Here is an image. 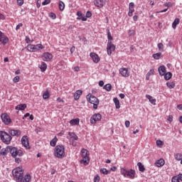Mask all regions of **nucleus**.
Returning a JSON list of instances; mask_svg holds the SVG:
<instances>
[{
    "label": "nucleus",
    "instance_id": "obj_1",
    "mask_svg": "<svg viewBox=\"0 0 182 182\" xmlns=\"http://www.w3.org/2000/svg\"><path fill=\"white\" fill-rule=\"evenodd\" d=\"M14 179L16 182H31L32 178L31 174L27 173L23 176V171L21 168H16L12 171Z\"/></svg>",
    "mask_w": 182,
    "mask_h": 182
},
{
    "label": "nucleus",
    "instance_id": "obj_2",
    "mask_svg": "<svg viewBox=\"0 0 182 182\" xmlns=\"http://www.w3.org/2000/svg\"><path fill=\"white\" fill-rule=\"evenodd\" d=\"M0 139L4 144H11V141H12V136L5 131L0 130Z\"/></svg>",
    "mask_w": 182,
    "mask_h": 182
},
{
    "label": "nucleus",
    "instance_id": "obj_3",
    "mask_svg": "<svg viewBox=\"0 0 182 182\" xmlns=\"http://www.w3.org/2000/svg\"><path fill=\"white\" fill-rule=\"evenodd\" d=\"M54 156L57 159H63L65 157V146L57 145L55 148Z\"/></svg>",
    "mask_w": 182,
    "mask_h": 182
},
{
    "label": "nucleus",
    "instance_id": "obj_4",
    "mask_svg": "<svg viewBox=\"0 0 182 182\" xmlns=\"http://www.w3.org/2000/svg\"><path fill=\"white\" fill-rule=\"evenodd\" d=\"M81 156L82 157V159L80 161V164L84 166H87L90 161V159H89V151L82 149L81 150Z\"/></svg>",
    "mask_w": 182,
    "mask_h": 182
},
{
    "label": "nucleus",
    "instance_id": "obj_5",
    "mask_svg": "<svg viewBox=\"0 0 182 182\" xmlns=\"http://www.w3.org/2000/svg\"><path fill=\"white\" fill-rule=\"evenodd\" d=\"M121 174L124 176V177H129V178H134V176H136V171L133 169H130L127 171L124 168H121Z\"/></svg>",
    "mask_w": 182,
    "mask_h": 182
},
{
    "label": "nucleus",
    "instance_id": "obj_6",
    "mask_svg": "<svg viewBox=\"0 0 182 182\" xmlns=\"http://www.w3.org/2000/svg\"><path fill=\"white\" fill-rule=\"evenodd\" d=\"M87 100L91 103V105H93V109H97V106H99V99H97V97L92 95L91 94H88L87 95Z\"/></svg>",
    "mask_w": 182,
    "mask_h": 182
},
{
    "label": "nucleus",
    "instance_id": "obj_7",
    "mask_svg": "<svg viewBox=\"0 0 182 182\" xmlns=\"http://www.w3.org/2000/svg\"><path fill=\"white\" fill-rule=\"evenodd\" d=\"M1 119L3 122V123L4 124H6V126H8V124H11V123L12 122V120L11 119V117L6 113L1 114Z\"/></svg>",
    "mask_w": 182,
    "mask_h": 182
},
{
    "label": "nucleus",
    "instance_id": "obj_8",
    "mask_svg": "<svg viewBox=\"0 0 182 182\" xmlns=\"http://www.w3.org/2000/svg\"><path fill=\"white\" fill-rule=\"evenodd\" d=\"M102 120V114L100 113L94 114L90 118L91 124H96V122H100Z\"/></svg>",
    "mask_w": 182,
    "mask_h": 182
},
{
    "label": "nucleus",
    "instance_id": "obj_9",
    "mask_svg": "<svg viewBox=\"0 0 182 182\" xmlns=\"http://www.w3.org/2000/svg\"><path fill=\"white\" fill-rule=\"evenodd\" d=\"M115 50H116V46H114V44H112V41H108L107 45V55L110 56V55H112V52H114Z\"/></svg>",
    "mask_w": 182,
    "mask_h": 182
},
{
    "label": "nucleus",
    "instance_id": "obj_10",
    "mask_svg": "<svg viewBox=\"0 0 182 182\" xmlns=\"http://www.w3.org/2000/svg\"><path fill=\"white\" fill-rule=\"evenodd\" d=\"M41 58L44 62H50L53 59V55L50 53L46 52L43 53Z\"/></svg>",
    "mask_w": 182,
    "mask_h": 182
},
{
    "label": "nucleus",
    "instance_id": "obj_11",
    "mask_svg": "<svg viewBox=\"0 0 182 182\" xmlns=\"http://www.w3.org/2000/svg\"><path fill=\"white\" fill-rule=\"evenodd\" d=\"M119 73L123 77H129L130 76V71L128 68H122L119 69Z\"/></svg>",
    "mask_w": 182,
    "mask_h": 182
},
{
    "label": "nucleus",
    "instance_id": "obj_12",
    "mask_svg": "<svg viewBox=\"0 0 182 182\" xmlns=\"http://www.w3.org/2000/svg\"><path fill=\"white\" fill-rule=\"evenodd\" d=\"M21 144L24 147H26V149H31V146H29V141L28 140V136L24 135L21 138Z\"/></svg>",
    "mask_w": 182,
    "mask_h": 182
},
{
    "label": "nucleus",
    "instance_id": "obj_13",
    "mask_svg": "<svg viewBox=\"0 0 182 182\" xmlns=\"http://www.w3.org/2000/svg\"><path fill=\"white\" fill-rule=\"evenodd\" d=\"M7 150H9V151L11 153L12 157H16V154L18 153V148L8 146Z\"/></svg>",
    "mask_w": 182,
    "mask_h": 182
},
{
    "label": "nucleus",
    "instance_id": "obj_14",
    "mask_svg": "<svg viewBox=\"0 0 182 182\" xmlns=\"http://www.w3.org/2000/svg\"><path fill=\"white\" fill-rule=\"evenodd\" d=\"M94 5L97 8H103L106 5V0H94Z\"/></svg>",
    "mask_w": 182,
    "mask_h": 182
},
{
    "label": "nucleus",
    "instance_id": "obj_15",
    "mask_svg": "<svg viewBox=\"0 0 182 182\" xmlns=\"http://www.w3.org/2000/svg\"><path fill=\"white\" fill-rule=\"evenodd\" d=\"M9 133L11 134V136H16V137H19V136L22 134V132H21L19 129H9Z\"/></svg>",
    "mask_w": 182,
    "mask_h": 182
},
{
    "label": "nucleus",
    "instance_id": "obj_16",
    "mask_svg": "<svg viewBox=\"0 0 182 182\" xmlns=\"http://www.w3.org/2000/svg\"><path fill=\"white\" fill-rule=\"evenodd\" d=\"M9 41V39L8 38V37L5 36V34H4V33L0 31V42H1L3 45H6Z\"/></svg>",
    "mask_w": 182,
    "mask_h": 182
},
{
    "label": "nucleus",
    "instance_id": "obj_17",
    "mask_svg": "<svg viewBox=\"0 0 182 182\" xmlns=\"http://www.w3.org/2000/svg\"><path fill=\"white\" fill-rule=\"evenodd\" d=\"M90 56L92 59L94 63H99L100 61L99 55L95 53H90Z\"/></svg>",
    "mask_w": 182,
    "mask_h": 182
},
{
    "label": "nucleus",
    "instance_id": "obj_18",
    "mask_svg": "<svg viewBox=\"0 0 182 182\" xmlns=\"http://www.w3.org/2000/svg\"><path fill=\"white\" fill-rule=\"evenodd\" d=\"M133 12H134V3L131 2L129 5L128 16H133Z\"/></svg>",
    "mask_w": 182,
    "mask_h": 182
},
{
    "label": "nucleus",
    "instance_id": "obj_19",
    "mask_svg": "<svg viewBox=\"0 0 182 182\" xmlns=\"http://www.w3.org/2000/svg\"><path fill=\"white\" fill-rule=\"evenodd\" d=\"M77 16H78L79 19H80L83 22H86V21H87V18H86L85 14H82V11H77Z\"/></svg>",
    "mask_w": 182,
    "mask_h": 182
},
{
    "label": "nucleus",
    "instance_id": "obj_20",
    "mask_svg": "<svg viewBox=\"0 0 182 182\" xmlns=\"http://www.w3.org/2000/svg\"><path fill=\"white\" fill-rule=\"evenodd\" d=\"M159 73L161 76H164L166 74V66L164 65H161L159 69Z\"/></svg>",
    "mask_w": 182,
    "mask_h": 182
},
{
    "label": "nucleus",
    "instance_id": "obj_21",
    "mask_svg": "<svg viewBox=\"0 0 182 182\" xmlns=\"http://www.w3.org/2000/svg\"><path fill=\"white\" fill-rule=\"evenodd\" d=\"M82 90H77L74 94L75 100H79V99H80V96H82Z\"/></svg>",
    "mask_w": 182,
    "mask_h": 182
},
{
    "label": "nucleus",
    "instance_id": "obj_22",
    "mask_svg": "<svg viewBox=\"0 0 182 182\" xmlns=\"http://www.w3.org/2000/svg\"><path fill=\"white\" fill-rule=\"evenodd\" d=\"M39 68L41 72H46V69H48V65H46V63L45 62H41V64L39 65Z\"/></svg>",
    "mask_w": 182,
    "mask_h": 182
},
{
    "label": "nucleus",
    "instance_id": "obj_23",
    "mask_svg": "<svg viewBox=\"0 0 182 182\" xmlns=\"http://www.w3.org/2000/svg\"><path fill=\"white\" fill-rule=\"evenodd\" d=\"M165 164L164 159H161L158 160L156 163L155 165L156 167H163V165Z\"/></svg>",
    "mask_w": 182,
    "mask_h": 182
},
{
    "label": "nucleus",
    "instance_id": "obj_24",
    "mask_svg": "<svg viewBox=\"0 0 182 182\" xmlns=\"http://www.w3.org/2000/svg\"><path fill=\"white\" fill-rule=\"evenodd\" d=\"M16 110H25L26 109V104H21L16 107Z\"/></svg>",
    "mask_w": 182,
    "mask_h": 182
},
{
    "label": "nucleus",
    "instance_id": "obj_25",
    "mask_svg": "<svg viewBox=\"0 0 182 182\" xmlns=\"http://www.w3.org/2000/svg\"><path fill=\"white\" fill-rule=\"evenodd\" d=\"M137 166L139 167V171H141V173H144V171H146V168H144V165H143L141 162H139L137 164Z\"/></svg>",
    "mask_w": 182,
    "mask_h": 182
},
{
    "label": "nucleus",
    "instance_id": "obj_26",
    "mask_svg": "<svg viewBox=\"0 0 182 182\" xmlns=\"http://www.w3.org/2000/svg\"><path fill=\"white\" fill-rule=\"evenodd\" d=\"M146 99L149 100V101L150 102V103H151V105H156V99H154L153 97H151V95H146Z\"/></svg>",
    "mask_w": 182,
    "mask_h": 182
},
{
    "label": "nucleus",
    "instance_id": "obj_27",
    "mask_svg": "<svg viewBox=\"0 0 182 182\" xmlns=\"http://www.w3.org/2000/svg\"><path fill=\"white\" fill-rule=\"evenodd\" d=\"M178 23H180V18H176L172 23L173 29H176V28H177V25H178Z\"/></svg>",
    "mask_w": 182,
    "mask_h": 182
},
{
    "label": "nucleus",
    "instance_id": "obj_28",
    "mask_svg": "<svg viewBox=\"0 0 182 182\" xmlns=\"http://www.w3.org/2000/svg\"><path fill=\"white\" fill-rule=\"evenodd\" d=\"M164 79L165 80H170V79H171V77L173 76V74L171 72L168 73H165L164 74Z\"/></svg>",
    "mask_w": 182,
    "mask_h": 182
},
{
    "label": "nucleus",
    "instance_id": "obj_29",
    "mask_svg": "<svg viewBox=\"0 0 182 182\" xmlns=\"http://www.w3.org/2000/svg\"><path fill=\"white\" fill-rule=\"evenodd\" d=\"M70 124H72L73 126L79 124V118L71 119L70 121Z\"/></svg>",
    "mask_w": 182,
    "mask_h": 182
},
{
    "label": "nucleus",
    "instance_id": "obj_30",
    "mask_svg": "<svg viewBox=\"0 0 182 182\" xmlns=\"http://www.w3.org/2000/svg\"><path fill=\"white\" fill-rule=\"evenodd\" d=\"M114 102L115 104L116 109H120V101L117 97L114 98Z\"/></svg>",
    "mask_w": 182,
    "mask_h": 182
},
{
    "label": "nucleus",
    "instance_id": "obj_31",
    "mask_svg": "<svg viewBox=\"0 0 182 182\" xmlns=\"http://www.w3.org/2000/svg\"><path fill=\"white\" fill-rule=\"evenodd\" d=\"M34 48L36 49V52L41 50V49H45V46H43L42 44L34 45Z\"/></svg>",
    "mask_w": 182,
    "mask_h": 182
},
{
    "label": "nucleus",
    "instance_id": "obj_32",
    "mask_svg": "<svg viewBox=\"0 0 182 182\" xmlns=\"http://www.w3.org/2000/svg\"><path fill=\"white\" fill-rule=\"evenodd\" d=\"M58 142V138L55 136L50 142V145L52 146V147H55L56 146V143Z\"/></svg>",
    "mask_w": 182,
    "mask_h": 182
},
{
    "label": "nucleus",
    "instance_id": "obj_33",
    "mask_svg": "<svg viewBox=\"0 0 182 182\" xmlns=\"http://www.w3.org/2000/svg\"><path fill=\"white\" fill-rule=\"evenodd\" d=\"M166 86H168L169 89H174V87H176V83H174V82H166Z\"/></svg>",
    "mask_w": 182,
    "mask_h": 182
},
{
    "label": "nucleus",
    "instance_id": "obj_34",
    "mask_svg": "<svg viewBox=\"0 0 182 182\" xmlns=\"http://www.w3.org/2000/svg\"><path fill=\"white\" fill-rule=\"evenodd\" d=\"M103 89L107 90V92H110L112 90V84H106L104 87Z\"/></svg>",
    "mask_w": 182,
    "mask_h": 182
},
{
    "label": "nucleus",
    "instance_id": "obj_35",
    "mask_svg": "<svg viewBox=\"0 0 182 182\" xmlns=\"http://www.w3.org/2000/svg\"><path fill=\"white\" fill-rule=\"evenodd\" d=\"M161 56V53H157L153 54L152 58H154V59H156V60H159Z\"/></svg>",
    "mask_w": 182,
    "mask_h": 182
},
{
    "label": "nucleus",
    "instance_id": "obj_36",
    "mask_svg": "<svg viewBox=\"0 0 182 182\" xmlns=\"http://www.w3.org/2000/svg\"><path fill=\"white\" fill-rule=\"evenodd\" d=\"M174 157L177 161H180L182 159V154L180 153L176 154Z\"/></svg>",
    "mask_w": 182,
    "mask_h": 182
},
{
    "label": "nucleus",
    "instance_id": "obj_37",
    "mask_svg": "<svg viewBox=\"0 0 182 182\" xmlns=\"http://www.w3.org/2000/svg\"><path fill=\"white\" fill-rule=\"evenodd\" d=\"M68 134L71 137V139H73V140H77L78 137L77 136V135L75 134V133L69 132Z\"/></svg>",
    "mask_w": 182,
    "mask_h": 182
},
{
    "label": "nucleus",
    "instance_id": "obj_38",
    "mask_svg": "<svg viewBox=\"0 0 182 182\" xmlns=\"http://www.w3.org/2000/svg\"><path fill=\"white\" fill-rule=\"evenodd\" d=\"M158 49L160 52H163L164 50V45L161 43H158Z\"/></svg>",
    "mask_w": 182,
    "mask_h": 182
},
{
    "label": "nucleus",
    "instance_id": "obj_39",
    "mask_svg": "<svg viewBox=\"0 0 182 182\" xmlns=\"http://www.w3.org/2000/svg\"><path fill=\"white\" fill-rule=\"evenodd\" d=\"M9 151L8 150V147H6V149H2L0 151V154H1V156H6V152Z\"/></svg>",
    "mask_w": 182,
    "mask_h": 182
},
{
    "label": "nucleus",
    "instance_id": "obj_40",
    "mask_svg": "<svg viewBox=\"0 0 182 182\" xmlns=\"http://www.w3.org/2000/svg\"><path fill=\"white\" fill-rule=\"evenodd\" d=\"M107 38H108V42H112L113 41V37L112 36V33H110V31L108 30L107 31Z\"/></svg>",
    "mask_w": 182,
    "mask_h": 182
},
{
    "label": "nucleus",
    "instance_id": "obj_41",
    "mask_svg": "<svg viewBox=\"0 0 182 182\" xmlns=\"http://www.w3.org/2000/svg\"><path fill=\"white\" fill-rule=\"evenodd\" d=\"M59 9L60 11H63V9H65V3L63 1L59 2Z\"/></svg>",
    "mask_w": 182,
    "mask_h": 182
},
{
    "label": "nucleus",
    "instance_id": "obj_42",
    "mask_svg": "<svg viewBox=\"0 0 182 182\" xmlns=\"http://www.w3.org/2000/svg\"><path fill=\"white\" fill-rule=\"evenodd\" d=\"M100 173H102V174H105V176H107V174H109V171H107V169L103 168L100 169Z\"/></svg>",
    "mask_w": 182,
    "mask_h": 182
},
{
    "label": "nucleus",
    "instance_id": "obj_43",
    "mask_svg": "<svg viewBox=\"0 0 182 182\" xmlns=\"http://www.w3.org/2000/svg\"><path fill=\"white\" fill-rule=\"evenodd\" d=\"M43 99H49V91H46L43 95Z\"/></svg>",
    "mask_w": 182,
    "mask_h": 182
},
{
    "label": "nucleus",
    "instance_id": "obj_44",
    "mask_svg": "<svg viewBox=\"0 0 182 182\" xmlns=\"http://www.w3.org/2000/svg\"><path fill=\"white\" fill-rule=\"evenodd\" d=\"M33 48V44H28L26 47L27 50H28V52H32Z\"/></svg>",
    "mask_w": 182,
    "mask_h": 182
},
{
    "label": "nucleus",
    "instance_id": "obj_45",
    "mask_svg": "<svg viewBox=\"0 0 182 182\" xmlns=\"http://www.w3.org/2000/svg\"><path fill=\"white\" fill-rule=\"evenodd\" d=\"M16 156H18L19 157H22V156H23V151H22V150L21 149L19 150L17 149Z\"/></svg>",
    "mask_w": 182,
    "mask_h": 182
},
{
    "label": "nucleus",
    "instance_id": "obj_46",
    "mask_svg": "<svg viewBox=\"0 0 182 182\" xmlns=\"http://www.w3.org/2000/svg\"><path fill=\"white\" fill-rule=\"evenodd\" d=\"M172 182H180V180L178 179V176H173L171 179Z\"/></svg>",
    "mask_w": 182,
    "mask_h": 182
},
{
    "label": "nucleus",
    "instance_id": "obj_47",
    "mask_svg": "<svg viewBox=\"0 0 182 182\" xmlns=\"http://www.w3.org/2000/svg\"><path fill=\"white\" fill-rule=\"evenodd\" d=\"M94 182H100V176L96 175L94 178Z\"/></svg>",
    "mask_w": 182,
    "mask_h": 182
},
{
    "label": "nucleus",
    "instance_id": "obj_48",
    "mask_svg": "<svg viewBox=\"0 0 182 182\" xmlns=\"http://www.w3.org/2000/svg\"><path fill=\"white\" fill-rule=\"evenodd\" d=\"M19 76H16L14 79H13V82L14 83H18V82H19Z\"/></svg>",
    "mask_w": 182,
    "mask_h": 182
},
{
    "label": "nucleus",
    "instance_id": "obj_49",
    "mask_svg": "<svg viewBox=\"0 0 182 182\" xmlns=\"http://www.w3.org/2000/svg\"><path fill=\"white\" fill-rule=\"evenodd\" d=\"M49 16L51 18V19H56V14L54 13H50Z\"/></svg>",
    "mask_w": 182,
    "mask_h": 182
},
{
    "label": "nucleus",
    "instance_id": "obj_50",
    "mask_svg": "<svg viewBox=\"0 0 182 182\" xmlns=\"http://www.w3.org/2000/svg\"><path fill=\"white\" fill-rule=\"evenodd\" d=\"M22 26H23V24H22V23H19L16 27V31H18L19 29H21V28H22Z\"/></svg>",
    "mask_w": 182,
    "mask_h": 182
},
{
    "label": "nucleus",
    "instance_id": "obj_51",
    "mask_svg": "<svg viewBox=\"0 0 182 182\" xmlns=\"http://www.w3.org/2000/svg\"><path fill=\"white\" fill-rule=\"evenodd\" d=\"M92 17V12H90V11H87L86 15H85V18H90Z\"/></svg>",
    "mask_w": 182,
    "mask_h": 182
},
{
    "label": "nucleus",
    "instance_id": "obj_52",
    "mask_svg": "<svg viewBox=\"0 0 182 182\" xmlns=\"http://www.w3.org/2000/svg\"><path fill=\"white\" fill-rule=\"evenodd\" d=\"M17 5L22 6V5H23V0H17Z\"/></svg>",
    "mask_w": 182,
    "mask_h": 182
},
{
    "label": "nucleus",
    "instance_id": "obj_53",
    "mask_svg": "<svg viewBox=\"0 0 182 182\" xmlns=\"http://www.w3.org/2000/svg\"><path fill=\"white\" fill-rule=\"evenodd\" d=\"M49 4H50V0H44V1H43V3H42V5L45 6V5H48Z\"/></svg>",
    "mask_w": 182,
    "mask_h": 182
},
{
    "label": "nucleus",
    "instance_id": "obj_54",
    "mask_svg": "<svg viewBox=\"0 0 182 182\" xmlns=\"http://www.w3.org/2000/svg\"><path fill=\"white\" fill-rule=\"evenodd\" d=\"M15 159V163H17L18 164H19V163H21V161H22V159H21L20 158L18 157H14Z\"/></svg>",
    "mask_w": 182,
    "mask_h": 182
},
{
    "label": "nucleus",
    "instance_id": "obj_55",
    "mask_svg": "<svg viewBox=\"0 0 182 182\" xmlns=\"http://www.w3.org/2000/svg\"><path fill=\"white\" fill-rule=\"evenodd\" d=\"M146 75H148V76H151V75H154V70H150Z\"/></svg>",
    "mask_w": 182,
    "mask_h": 182
},
{
    "label": "nucleus",
    "instance_id": "obj_56",
    "mask_svg": "<svg viewBox=\"0 0 182 182\" xmlns=\"http://www.w3.org/2000/svg\"><path fill=\"white\" fill-rule=\"evenodd\" d=\"M26 43H30V42L31 43L33 42V40L31 41V38H29L28 36H26Z\"/></svg>",
    "mask_w": 182,
    "mask_h": 182
},
{
    "label": "nucleus",
    "instance_id": "obj_57",
    "mask_svg": "<svg viewBox=\"0 0 182 182\" xmlns=\"http://www.w3.org/2000/svg\"><path fill=\"white\" fill-rule=\"evenodd\" d=\"M156 146H163V142L161 141V140L156 141Z\"/></svg>",
    "mask_w": 182,
    "mask_h": 182
},
{
    "label": "nucleus",
    "instance_id": "obj_58",
    "mask_svg": "<svg viewBox=\"0 0 182 182\" xmlns=\"http://www.w3.org/2000/svg\"><path fill=\"white\" fill-rule=\"evenodd\" d=\"M133 35H134V31H133V30H129V36H133Z\"/></svg>",
    "mask_w": 182,
    "mask_h": 182
},
{
    "label": "nucleus",
    "instance_id": "obj_59",
    "mask_svg": "<svg viewBox=\"0 0 182 182\" xmlns=\"http://www.w3.org/2000/svg\"><path fill=\"white\" fill-rule=\"evenodd\" d=\"M125 126L126 127H130V121H126Z\"/></svg>",
    "mask_w": 182,
    "mask_h": 182
},
{
    "label": "nucleus",
    "instance_id": "obj_60",
    "mask_svg": "<svg viewBox=\"0 0 182 182\" xmlns=\"http://www.w3.org/2000/svg\"><path fill=\"white\" fill-rule=\"evenodd\" d=\"M103 85H105V82H103V80H100L99 82V86H100V87H102Z\"/></svg>",
    "mask_w": 182,
    "mask_h": 182
},
{
    "label": "nucleus",
    "instance_id": "obj_61",
    "mask_svg": "<svg viewBox=\"0 0 182 182\" xmlns=\"http://www.w3.org/2000/svg\"><path fill=\"white\" fill-rule=\"evenodd\" d=\"M137 19H139V16L137 15H135L133 16V21H134L136 22L137 21Z\"/></svg>",
    "mask_w": 182,
    "mask_h": 182
},
{
    "label": "nucleus",
    "instance_id": "obj_62",
    "mask_svg": "<svg viewBox=\"0 0 182 182\" xmlns=\"http://www.w3.org/2000/svg\"><path fill=\"white\" fill-rule=\"evenodd\" d=\"M119 97H120L121 99H124V97H125L124 94H123V93L119 94Z\"/></svg>",
    "mask_w": 182,
    "mask_h": 182
},
{
    "label": "nucleus",
    "instance_id": "obj_63",
    "mask_svg": "<svg viewBox=\"0 0 182 182\" xmlns=\"http://www.w3.org/2000/svg\"><path fill=\"white\" fill-rule=\"evenodd\" d=\"M177 109H178V110H182V105H178Z\"/></svg>",
    "mask_w": 182,
    "mask_h": 182
},
{
    "label": "nucleus",
    "instance_id": "obj_64",
    "mask_svg": "<svg viewBox=\"0 0 182 182\" xmlns=\"http://www.w3.org/2000/svg\"><path fill=\"white\" fill-rule=\"evenodd\" d=\"M178 178L179 180H181V181H182V174H181V173H180V174L178 175Z\"/></svg>",
    "mask_w": 182,
    "mask_h": 182
}]
</instances>
